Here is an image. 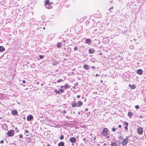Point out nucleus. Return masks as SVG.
I'll return each mask as SVG.
<instances>
[{
	"label": "nucleus",
	"instance_id": "obj_23",
	"mask_svg": "<svg viewBox=\"0 0 146 146\" xmlns=\"http://www.w3.org/2000/svg\"><path fill=\"white\" fill-rule=\"evenodd\" d=\"M122 33L124 34L127 32V30H123L122 31Z\"/></svg>",
	"mask_w": 146,
	"mask_h": 146
},
{
	"label": "nucleus",
	"instance_id": "obj_13",
	"mask_svg": "<svg viewBox=\"0 0 146 146\" xmlns=\"http://www.w3.org/2000/svg\"><path fill=\"white\" fill-rule=\"evenodd\" d=\"M89 67V66L87 65H84L83 66L84 68L86 70L88 69Z\"/></svg>",
	"mask_w": 146,
	"mask_h": 146
},
{
	"label": "nucleus",
	"instance_id": "obj_54",
	"mask_svg": "<svg viewBox=\"0 0 146 146\" xmlns=\"http://www.w3.org/2000/svg\"><path fill=\"white\" fill-rule=\"evenodd\" d=\"M78 114H80V112L78 113Z\"/></svg>",
	"mask_w": 146,
	"mask_h": 146
},
{
	"label": "nucleus",
	"instance_id": "obj_50",
	"mask_svg": "<svg viewBox=\"0 0 146 146\" xmlns=\"http://www.w3.org/2000/svg\"><path fill=\"white\" fill-rule=\"evenodd\" d=\"M63 41L64 42H65V40H63Z\"/></svg>",
	"mask_w": 146,
	"mask_h": 146
},
{
	"label": "nucleus",
	"instance_id": "obj_39",
	"mask_svg": "<svg viewBox=\"0 0 146 146\" xmlns=\"http://www.w3.org/2000/svg\"><path fill=\"white\" fill-rule=\"evenodd\" d=\"M96 76H100V75H99V74H96Z\"/></svg>",
	"mask_w": 146,
	"mask_h": 146
},
{
	"label": "nucleus",
	"instance_id": "obj_40",
	"mask_svg": "<svg viewBox=\"0 0 146 146\" xmlns=\"http://www.w3.org/2000/svg\"><path fill=\"white\" fill-rule=\"evenodd\" d=\"M118 127L119 128H121V125H118Z\"/></svg>",
	"mask_w": 146,
	"mask_h": 146
},
{
	"label": "nucleus",
	"instance_id": "obj_41",
	"mask_svg": "<svg viewBox=\"0 0 146 146\" xmlns=\"http://www.w3.org/2000/svg\"><path fill=\"white\" fill-rule=\"evenodd\" d=\"M77 98H80V95H77Z\"/></svg>",
	"mask_w": 146,
	"mask_h": 146
},
{
	"label": "nucleus",
	"instance_id": "obj_10",
	"mask_svg": "<svg viewBox=\"0 0 146 146\" xmlns=\"http://www.w3.org/2000/svg\"><path fill=\"white\" fill-rule=\"evenodd\" d=\"M11 112L13 115H16L17 114V112L16 110H13Z\"/></svg>",
	"mask_w": 146,
	"mask_h": 146
},
{
	"label": "nucleus",
	"instance_id": "obj_55",
	"mask_svg": "<svg viewBox=\"0 0 146 146\" xmlns=\"http://www.w3.org/2000/svg\"><path fill=\"white\" fill-rule=\"evenodd\" d=\"M43 85V84H41V86H42Z\"/></svg>",
	"mask_w": 146,
	"mask_h": 146
},
{
	"label": "nucleus",
	"instance_id": "obj_47",
	"mask_svg": "<svg viewBox=\"0 0 146 146\" xmlns=\"http://www.w3.org/2000/svg\"><path fill=\"white\" fill-rule=\"evenodd\" d=\"M84 141H85L86 140V139L85 138H84L83 139Z\"/></svg>",
	"mask_w": 146,
	"mask_h": 146
},
{
	"label": "nucleus",
	"instance_id": "obj_25",
	"mask_svg": "<svg viewBox=\"0 0 146 146\" xmlns=\"http://www.w3.org/2000/svg\"><path fill=\"white\" fill-rule=\"evenodd\" d=\"M59 92H64V90L63 89H61L59 90Z\"/></svg>",
	"mask_w": 146,
	"mask_h": 146
},
{
	"label": "nucleus",
	"instance_id": "obj_20",
	"mask_svg": "<svg viewBox=\"0 0 146 146\" xmlns=\"http://www.w3.org/2000/svg\"><path fill=\"white\" fill-rule=\"evenodd\" d=\"M77 106V103H73L72 104V106L73 107H74Z\"/></svg>",
	"mask_w": 146,
	"mask_h": 146
},
{
	"label": "nucleus",
	"instance_id": "obj_32",
	"mask_svg": "<svg viewBox=\"0 0 146 146\" xmlns=\"http://www.w3.org/2000/svg\"><path fill=\"white\" fill-rule=\"evenodd\" d=\"M113 9V7H111L109 9V11H110V10Z\"/></svg>",
	"mask_w": 146,
	"mask_h": 146
},
{
	"label": "nucleus",
	"instance_id": "obj_14",
	"mask_svg": "<svg viewBox=\"0 0 146 146\" xmlns=\"http://www.w3.org/2000/svg\"><path fill=\"white\" fill-rule=\"evenodd\" d=\"M5 50V48L3 46H0V51L1 52H3Z\"/></svg>",
	"mask_w": 146,
	"mask_h": 146
},
{
	"label": "nucleus",
	"instance_id": "obj_28",
	"mask_svg": "<svg viewBox=\"0 0 146 146\" xmlns=\"http://www.w3.org/2000/svg\"><path fill=\"white\" fill-rule=\"evenodd\" d=\"M124 123L125 125H128V123L127 122H124Z\"/></svg>",
	"mask_w": 146,
	"mask_h": 146
},
{
	"label": "nucleus",
	"instance_id": "obj_22",
	"mask_svg": "<svg viewBox=\"0 0 146 146\" xmlns=\"http://www.w3.org/2000/svg\"><path fill=\"white\" fill-rule=\"evenodd\" d=\"M61 46V44L59 42L57 44V47L58 48H60Z\"/></svg>",
	"mask_w": 146,
	"mask_h": 146
},
{
	"label": "nucleus",
	"instance_id": "obj_52",
	"mask_svg": "<svg viewBox=\"0 0 146 146\" xmlns=\"http://www.w3.org/2000/svg\"><path fill=\"white\" fill-rule=\"evenodd\" d=\"M106 145V143H104V145Z\"/></svg>",
	"mask_w": 146,
	"mask_h": 146
},
{
	"label": "nucleus",
	"instance_id": "obj_31",
	"mask_svg": "<svg viewBox=\"0 0 146 146\" xmlns=\"http://www.w3.org/2000/svg\"><path fill=\"white\" fill-rule=\"evenodd\" d=\"M55 90L56 93L58 94H59V91H56V90Z\"/></svg>",
	"mask_w": 146,
	"mask_h": 146
},
{
	"label": "nucleus",
	"instance_id": "obj_63",
	"mask_svg": "<svg viewBox=\"0 0 146 146\" xmlns=\"http://www.w3.org/2000/svg\"><path fill=\"white\" fill-rule=\"evenodd\" d=\"M145 144H146V142H145Z\"/></svg>",
	"mask_w": 146,
	"mask_h": 146
},
{
	"label": "nucleus",
	"instance_id": "obj_62",
	"mask_svg": "<svg viewBox=\"0 0 146 146\" xmlns=\"http://www.w3.org/2000/svg\"><path fill=\"white\" fill-rule=\"evenodd\" d=\"M72 145H73V143H72Z\"/></svg>",
	"mask_w": 146,
	"mask_h": 146
},
{
	"label": "nucleus",
	"instance_id": "obj_45",
	"mask_svg": "<svg viewBox=\"0 0 146 146\" xmlns=\"http://www.w3.org/2000/svg\"><path fill=\"white\" fill-rule=\"evenodd\" d=\"M106 136V137H107V138H109V136H107H107Z\"/></svg>",
	"mask_w": 146,
	"mask_h": 146
},
{
	"label": "nucleus",
	"instance_id": "obj_33",
	"mask_svg": "<svg viewBox=\"0 0 146 146\" xmlns=\"http://www.w3.org/2000/svg\"><path fill=\"white\" fill-rule=\"evenodd\" d=\"M78 49V47H76V46H75L74 48V49L75 50H77Z\"/></svg>",
	"mask_w": 146,
	"mask_h": 146
},
{
	"label": "nucleus",
	"instance_id": "obj_64",
	"mask_svg": "<svg viewBox=\"0 0 146 146\" xmlns=\"http://www.w3.org/2000/svg\"><path fill=\"white\" fill-rule=\"evenodd\" d=\"M3 146V145H2V146Z\"/></svg>",
	"mask_w": 146,
	"mask_h": 146
},
{
	"label": "nucleus",
	"instance_id": "obj_44",
	"mask_svg": "<svg viewBox=\"0 0 146 146\" xmlns=\"http://www.w3.org/2000/svg\"><path fill=\"white\" fill-rule=\"evenodd\" d=\"M25 80H23V83H25Z\"/></svg>",
	"mask_w": 146,
	"mask_h": 146
},
{
	"label": "nucleus",
	"instance_id": "obj_57",
	"mask_svg": "<svg viewBox=\"0 0 146 146\" xmlns=\"http://www.w3.org/2000/svg\"><path fill=\"white\" fill-rule=\"evenodd\" d=\"M140 118H141L142 117V116H140Z\"/></svg>",
	"mask_w": 146,
	"mask_h": 146
},
{
	"label": "nucleus",
	"instance_id": "obj_8",
	"mask_svg": "<svg viewBox=\"0 0 146 146\" xmlns=\"http://www.w3.org/2000/svg\"><path fill=\"white\" fill-rule=\"evenodd\" d=\"M83 104L82 102L80 101H79L77 102V106L80 107Z\"/></svg>",
	"mask_w": 146,
	"mask_h": 146
},
{
	"label": "nucleus",
	"instance_id": "obj_61",
	"mask_svg": "<svg viewBox=\"0 0 146 146\" xmlns=\"http://www.w3.org/2000/svg\"><path fill=\"white\" fill-rule=\"evenodd\" d=\"M134 40H135V39H134Z\"/></svg>",
	"mask_w": 146,
	"mask_h": 146
},
{
	"label": "nucleus",
	"instance_id": "obj_49",
	"mask_svg": "<svg viewBox=\"0 0 146 146\" xmlns=\"http://www.w3.org/2000/svg\"><path fill=\"white\" fill-rule=\"evenodd\" d=\"M47 146H51L50 145L48 144V145H47Z\"/></svg>",
	"mask_w": 146,
	"mask_h": 146
},
{
	"label": "nucleus",
	"instance_id": "obj_34",
	"mask_svg": "<svg viewBox=\"0 0 146 146\" xmlns=\"http://www.w3.org/2000/svg\"><path fill=\"white\" fill-rule=\"evenodd\" d=\"M91 68L92 69H95L96 68L94 66H92Z\"/></svg>",
	"mask_w": 146,
	"mask_h": 146
},
{
	"label": "nucleus",
	"instance_id": "obj_36",
	"mask_svg": "<svg viewBox=\"0 0 146 146\" xmlns=\"http://www.w3.org/2000/svg\"><path fill=\"white\" fill-rule=\"evenodd\" d=\"M19 137H20L21 138H22L23 137V135H21V134L19 135Z\"/></svg>",
	"mask_w": 146,
	"mask_h": 146
},
{
	"label": "nucleus",
	"instance_id": "obj_59",
	"mask_svg": "<svg viewBox=\"0 0 146 146\" xmlns=\"http://www.w3.org/2000/svg\"><path fill=\"white\" fill-rule=\"evenodd\" d=\"M43 29H45V27H43Z\"/></svg>",
	"mask_w": 146,
	"mask_h": 146
},
{
	"label": "nucleus",
	"instance_id": "obj_12",
	"mask_svg": "<svg viewBox=\"0 0 146 146\" xmlns=\"http://www.w3.org/2000/svg\"><path fill=\"white\" fill-rule=\"evenodd\" d=\"M91 42V40L88 38L86 39V43L88 44H90Z\"/></svg>",
	"mask_w": 146,
	"mask_h": 146
},
{
	"label": "nucleus",
	"instance_id": "obj_56",
	"mask_svg": "<svg viewBox=\"0 0 146 146\" xmlns=\"http://www.w3.org/2000/svg\"><path fill=\"white\" fill-rule=\"evenodd\" d=\"M101 82H103V81H102V80H101Z\"/></svg>",
	"mask_w": 146,
	"mask_h": 146
},
{
	"label": "nucleus",
	"instance_id": "obj_38",
	"mask_svg": "<svg viewBox=\"0 0 146 146\" xmlns=\"http://www.w3.org/2000/svg\"><path fill=\"white\" fill-rule=\"evenodd\" d=\"M63 113H66V111L64 110L63 111Z\"/></svg>",
	"mask_w": 146,
	"mask_h": 146
},
{
	"label": "nucleus",
	"instance_id": "obj_1",
	"mask_svg": "<svg viewBox=\"0 0 146 146\" xmlns=\"http://www.w3.org/2000/svg\"><path fill=\"white\" fill-rule=\"evenodd\" d=\"M108 134V130L106 128H104L101 132V134L103 136H107Z\"/></svg>",
	"mask_w": 146,
	"mask_h": 146
},
{
	"label": "nucleus",
	"instance_id": "obj_5",
	"mask_svg": "<svg viewBox=\"0 0 146 146\" xmlns=\"http://www.w3.org/2000/svg\"><path fill=\"white\" fill-rule=\"evenodd\" d=\"M72 143H75L76 141V139L74 137L70 138L69 140Z\"/></svg>",
	"mask_w": 146,
	"mask_h": 146
},
{
	"label": "nucleus",
	"instance_id": "obj_3",
	"mask_svg": "<svg viewBox=\"0 0 146 146\" xmlns=\"http://www.w3.org/2000/svg\"><path fill=\"white\" fill-rule=\"evenodd\" d=\"M128 137H126V138L122 142V144L123 145H126L128 142V139L127 138Z\"/></svg>",
	"mask_w": 146,
	"mask_h": 146
},
{
	"label": "nucleus",
	"instance_id": "obj_6",
	"mask_svg": "<svg viewBox=\"0 0 146 146\" xmlns=\"http://www.w3.org/2000/svg\"><path fill=\"white\" fill-rule=\"evenodd\" d=\"M33 118V116L31 115H29L27 117V120L28 121H31Z\"/></svg>",
	"mask_w": 146,
	"mask_h": 146
},
{
	"label": "nucleus",
	"instance_id": "obj_19",
	"mask_svg": "<svg viewBox=\"0 0 146 146\" xmlns=\"http://www.w3.org/2000/svg\"><path fill=\"white\" fill-rule=\"evenodd\" d=\"M129 86L131 88L134 89L135 88V86L134 85H129Z\"/></svg>",
	"mask_w": 146,
	"mask_h": 146
},
{
	"label": "nucleus",
	"instance_id": "obj_2",
	"mask_svg": "<svg viewBox=\"0 0 146 146\" xmlns=\"http://www.w3.org/2000/svg\"><path fill=\"white\" fill-rule=\"evenodd\" d=\"M14 133V131L13 130L11 129L8 131L7 133V135L10 137L13 136Z\"/></svg>",
	"mask_w": 146,
	"mask_h": 146
},
{
	"label": "nucleus",
	"instance_id": "obj_11",
	"mask_svg": "<svg viewBox=\"0 0 146 146\" xmlns=\"http://www.w3.org/2000/svg\"><path fill=\"white\" fill-rule=\"evenodd\" d=\"M95 50L93 49L90 48L89 49V52L90 54H93L94 53Z\"/></svg>",
	"mask_w": 146,
	"mask_h": 146
},
{
	"label": "nucleus",
	"instance_id": "obj_43",
	"mask_svg": "<svg viewBox=\"0 0 146 146\" xmlns=\"http://www.w3.org/2000/svg\"><path fill=\"white\" fill-rule=\"evenodd\" d=\"M64 86H60V88H64Z\"/></svg>",
	"mask_w": 146,
	"mask_h": 146
},
{
	"label": "nucleus",
	"instance_id": "obj_48",
	"mask_svg": "<svg viewBox=\"0 0 146 146\" xmlns=\"http://www.w3.org/2000/svg\"><path fill=\"white\" fill-rule=\"evenodd\" d=\"M15 129L17 130V127H15Z\"/></svg>",
	"mask_w": 146,
	"mask_h": 146
},
{
	"label": "nucleus",
	"instance_id": "obj_26",
	"mask_svg": "<svg viewBox=\"0 0 146 146\" xmlns=\"http://www.w3.org/2000/svg\"><path fill=\"white\" fill-rule=\"evenodd\" d=\"M64 139V136L63 135H61L60 137V139L61 140H62Z\"/></svg>",
	"mask_w": 146,
	"mask_h": 146
},
{
	"label": "nucleus",
	"instance_id": "obj_17",
	"mask_svg": "<svg viewBox=\"0 0 146 146\" xmlns=\"http://www.w3.org/2000/svg\"><path fill=\"white\" fill-rule=\"evenodd\" d=\"M111 146H117V145L116 143L111 142V143L110 145Z\"/></svg>",
	"mask_w": 146,
	"mask_h": 146
},
{
	"label": "nucleus",
	"instance_id": "obj_46",
	"mask_svg": "<svg viewBox=\"0 0 146 146\" xmlns=\"http://www.w3.org/2000/svg\"><path fill=\"white\" fill-rule=\"evenodd\" d=\"M86 111H87L88 110V109L87 108H86Z\"/></svg>",
	"mask_w": 146,
	"mask_h": 146
},
{
	"label": "nucleus",
	"instance_id": "obj_35",
	"mask_svg": "<svg viewBox=\"0 0 146 146\" xmlns=\"http://www.w3.org/2000/svg\"><path fill=\"white\" fill-rule=\"evenodd\" d=\"M25 133H28L29 132V131H28L27 130H25Z\"/></svg>",
	"mask_w": 146,
	"mask_h": 146
},
{
	"label": "nucleus",
	"instance_id": "obj_4",
	"mask_svg": "<svg viewBox=\"0 0 146 146\" xmlns=\"http://www.w3.org/2000/svg\"><path fill=\"white\" fill-rule=\"evenodd\" d=\"M137 132L139 134H141L143 132V128L141 127L137 129Z\"/></svg>",
	"mask_w": 146,
	"mask_h": 146
},
{
	"label": "nucleus",
	"instance_id": "obj_21",
	"mask_svg": "<svg viewBox=\"0 0 146 146\" xmlns=\"http://www.w3.org/2000/svg\"><path fill=\"white\" fill-rule=\"evenodd\" d=\"M64 88L65 89H66L67 88H69L68 85L67 84H66L64 86Z\"/></svg>",
	"mask_w": 146,
	"mask_h": 146
},
{
	"label": "nucleus",
	"instance_id": "obj_60",
	"mask_svg": "<svg viewBox=\"0 0 146 146\" xmlns=\"http://www.w3.org/2000/svg\"><path fill=\"white\" fill-rule=\"evenodd\" d=\"M76 137H77V138H78V136H77Z\"/></svg>",
	"mask_w": 146,
	"mask_h": 146
},
{
	"label": "nucleus",
	"instance_id": "obj_42",
	"mask_svg": "<svg viewBox=\"0 0 146 146\" xmlns=\"http://www.w3.org/2000/svg\"><path fill=\"white\" fill-rule=\"evenodd\" d=\"M40 58H42V56H41V55H40Z\"/></svg>",
	"mask_w": 146,
	"mask_h": 146
},
{
	"label": "nucleus",
	"instance_id": "obj_18",
	"mask_svg": "<svg viewBox=\"0 0 146 146\" xmlns=\"http://www.w3.org/2000/svg\"><path fill=\"white\" fill-rule=\"evenodd\" d=\"M50 3H49V0H46L45 1V3H44V5H46V4H49Z\"/></svg>",
	"mask_w": 146,
	"mask_h": 146
},
{
	"label": "nucleus",
	"instance_id": "obj_51",
	"mask_svg": "<svg viewBox=\"0 0 146 146\" xmlns=\"http://www.w3.org/2000/svg\"><path fill=\"white\" fill-rule=\"evenodd\" d=\"M66 118H69L68 117V116H66Z\"/></svg>",
	"mask_w": 146,
	"mask_h": 146
},
{
	"label": "nucleus",
	"instance_id": "obj_7",
	"mask_svg": "<svg viewBox=\"0 0 146 146\" xmlns=\"http://www.w3.org/2000/svg\"><path fill=\"white\" fill-rule=\"evenodd\" d=\"M51 3H50L49 4H46L44 5V6L46 7V8L48 9H50L52 8V6L51 5Z\"/></svg>",
	"mask_w": 146,
	"mask_h": 146
},
{
	"label": "nucleus",
	"instance_id": "obj_58",
	"mask_svg": "<svg viewBox=\"0 0 146 146\" xmlns=\"http://www.w3.org/2000/svg\"><path fill=\"white\" fill-rule=\"evenodd\" d=\"M73 113H75V112H73Z\"/></svg>",
	"mask_w": 146,
	"mask_h": 146
},
{
	"label": "nucleus",
	"instance_id": "obj_16",
	"mask_svg": "<svg viewBox=\"0 0 146 146\" xmlns=\"http://www.w3.org/2000/svg\"><path fill=\"white\" fill-rule=\"evenodd\" d=\"M133 113L129 112L128 113V115L129 117L130 118H131V116L133 115Z\"/></svg>",
	"mask_w": 146,
	"mask_h": 146
},
{
	"label": "nucleus",
	"instance_id": "obj_29",
	"mask_svg": "<svg viewBox=\"0 0 146 146\" xmlns=\"http://www.w3.org/2000/svg\"><path fill=\"white\" fill-rule=\"evenodd\" d=\"M112 130L113 131H115L116 130V129L115 128L113 127L112 129Z\"/></svg>",
	"mask_w": 146,
	"mask_h": 146
},
{
	"label": "nucleus",
	"instance_id": "obj_53",
	"mask_svg": "<svg viewBox=\"0 0 146 146\" xmlns=\"http://www.w3.org/2000/svg\"><path fill=\"white\" fill-rule=\"evenodd\" d=\"M145 138L146 139V134L145 135Z\"/></svg>",
	"mask_w": 146,
	"mask_h": 146
},
{
	"label": "nucleus",
	"instance_id": "obj_15",
	"mask_svg": "<svg viewBox=\"0 0 146 146\" xmlns=\"http://www.w3.org/2000/svg\"><path fill=\"white\" fill-rule=\"evenodd\" d=\"M64 145V143L62 142H61L58 143V146H63Z\"/></svg>",
	"mask_w": 146,
	"mask_h": 146
},
{
	"label": "nucleus",
	"instance_id": "obj_24",
	"mask_svg": "<svg viewBox=\"0 0 146 146\" xmlns=\"http://www.w3.org/2000/svg\"><path fill=\"white\" fill-rule=\"evenodd\" d=\"M63 80L62 79H60L59 80H58V81H57V82L58 83H59V82H63Z\"/></svg>",
	"mask_w": 146,
	"mask_h": 146
},
{
	"label": "nucleus",
	"instance_id": "obj_9",
	"mask_svg": "<svg viewBox=\"0 0 146 146\" xmlns=\"http://www.w3.org/2000/svg\"><path fill=\"white\" fill-rule=\"evenodd\" d=\"M142 72L143 70L141 69H139L137 71V73L140 75L142 74Z\"/></svg>",
	"mask_w": 146,
	"mask_h": 146
},
{
	"label": "nucleus",
	"instance_id": "obj_27",
	"mask_svg": "<svg viewBox=\"0 0 146 146\" xmlns=\"http://www.w3.org/2000/svg\"><path fill=\"white\" fill-rule=\"evenodd\" d=\"M135 108L137 109H138L139 108V106L138 105H136L135 106Z\"/></svg>",
	"mask_w": 146,
	"mask_h": 146
},
{
	"label": "nucleus",
	"instance_id": "obj_30",
	"mask_svg": "<svg viewBox=\"0 0 146 146\" xmlns=\"http://www.w3.org/2000/svg\"><path fill=\"white\" fill-rule=\"evenodd\" d=\"M127 127H128V125H126L125 127V129H128V128H127Z\"/></svg>",
	"mask_w": 146,
	"mask_h": 146
},
{
	"label": "nucleus",
	"instance_id": "obj_37",
	"mask_svg": "<svg viewBox=\"0 0 146 146\" xmlns=\"http://www.w3.org/2000/svg\"><path fill=\"white\" fill-rule=\"evenodd\" d=\"M0 143H4V141H3V140H1L0 141Z\"/></svg>",
	"mask_w": 146,
	"mask_h": 146
}]
</instances>
